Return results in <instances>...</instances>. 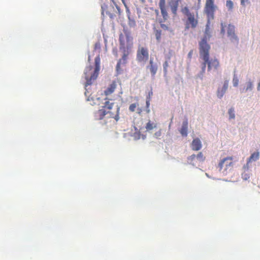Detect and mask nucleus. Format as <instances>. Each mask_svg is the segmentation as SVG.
<instances>
[{
    "label": "nucleus",
    "instance_id": "1",
    "mask_svg": "<svg viewBox=\"0 0 260 260\" xmlns=\"http://www.w3.org/2000/svg\"><path fill=\"white\" fill-rule=\"evenodd\" d=\"M209 36H205L199 42V53L200 58L203 60L202 63L201 74L203 75L206 70L207 66L208 71L216 70L219 67V62L216 57L210 58L209 51L210 46L207 43V38Z\"/></svg>",
    "mask_w": 260,
    "mask_h": 260
},
{
    "label": "nucleus",
    "instance_id": "2",
    "mask_svg": "<svg viewBox=\"0 0 260 260\" xmlns=\"http://www.w3.org/2000/svg\"><path fill=\"white\" fill-rule=\"evenodd\" d=\"M114 103L110 102L109 101H106L104 105L102 106V108L96 111L94 114V118L96 120H102L106 115L108 118L114 119L116 121H118L119 117L120 108L117 106L114 110H113Z\"/></svg>",
    "mask_w": 260,
    "mask_h": 260
},
{
    "label": "nucleus",
    "instance_id": "3",
    "mask_svg": "<svg viewBox=\"0 0 260 260\" xmlns=\"http://www.w3.org/2000/svg\"><path fill=\"white\" fill-rule=\"evenodd\" d=\"M95 68H93L92 66H90L87 67L84 72L85 78L86 81L85 86L86 87L87 86L92 84L93 81L97 78L100 69V62L101 59L100 55L99 54L95 58Z\"/></svg>",
    "mask_w": 260,
    "mask_h": 260
},
{
    "label": "nucleus",
    "instance_id": "4",
    "mask_svg": "<svg viewBox=\"0 0 260 260\" xmlns=\"http://www.w3.org/2000/svg\"><path fill=\"white\" fill-rule=\"evenodd\" d=\"M133 37L128 32L125 33V38L122 34H120L119 36L120 49L123 52L122 59L124 61L127 59L128 55L131 52L133 46Z\"/></svg>",
    "mask_w": 260,
    "mask_h": 260
},
{
    "label": "nucleus",
    "instance_id": "5",
    "mask_svg": "<svg viewBox=\"0 0 260 260\" xmlns=\"http://www.w3.org/2000/svg\"><path fill=\"white\" fill-rule=\"evenodd\" d=\"M216 8V6L214 4V0H206L204 12L206 14L208 18V22L205 29V34L207 36H208V32L209 31L210 21L214 19V12Z\"/></svg>",
    "mask_w": 260,
    "mask_h": 260
},
{
    "label": "nucleus",
    "instance_id": "6",
    "mask_svg": "<svg viewBox=\"0 0 260 260\" xmlns=\"http://www.w3.org/2000/svg\"><path fill=\"white\" fill-rule=\"evenodd\" d=\"M233 166V157L232 156H227L219 160L217 168L220 172L226 174L228 171L232 170Z\"/></svg>",
    "mask_w": 260,
    "mask_h": 260
},
{
    "label": "nucleus",
    "instance_id": "7",
    "mask_svg": "<svg viewBox=\"0 0 260 260\" xmlns=\"http://www.w3.org/2000/svg\"><path fill=\"white\" fill-rule=\"evenodd\" d=\"M149 50L146 47H139L137 52V60L139 62L145 63L149 59Z\"/></svg>",
    "mask_w": 260,
    "mask_h": 260
},
{
    "label": "nucleus",
    "instance_id": "8",
    "mask_svg": "<svg viewBox=\"0 0 260 260\" xmlns=\"http://www.w3.org/2000/svg\"><path fill=\"white\" fill-rule=\"evenodd\" d=\"M198 24V14L195 15L194 13L189 14L186 17L185 21V29H188L190 28H195Z\"/></svg>",
    "mask_w": 260,
    "mask_h": 260
},
{
    "label": "nucleus",
    "instance_id": "9",
    "mask_svg": "<svg viewBox=\"0 0 260 260\" xmlns=\"http://www.w3.org/2000/svg\"><path fill=\"white\" fill-rule=\"evenodd\" d=\"M227 34L231 41L236 44L238 43L239 39L235 34V27L234 25L229 24L228 27Z\"/></svg>",
    "mask_w": 260,
    "mask_h": 260
},
{
    "label": "nucleus",
    "instance_id": "10",
    "mask_svg": "<svg viewBox=\"0 0 260 260\" xmlns=\"http://www.w3.org/2000/svg\"><path fill=\"white\" fill-rule=\"evenodd\" d=\"M146 68L149 70L152 77L154 78L157 71L158 67L157 63L154 62L153 59L151 58L150 59L149 65L147 66Z\"/></svg>",
    "mask_w": 260,
    "mask_h": 260
},
{
    "label": "nucleus",
    "instance_id": "11",
    "mask_svg": "<svg viewBox=\"0 0 260 260\" xmlns=\"http://www.w3.org/2000/svg\"><path fill=\"white\" fill-rule=\"evenodd\" d=\"M159 7L163 18L166 20L168 18V13L166 8V1L159 0Z\"/></svg>",
    "mask_w": 260,
    "mask_h": 260
},
{
    "label": "nucleus",
    "instance_id": "12",
    "mask_svg": "<svg viewBox=\"0 0 260 260\" xmlns=\"http://www.w3.org/2000/svg\"><path fill=\"white\" fill-rule=\"evenodd\" d=\"M179 0L171 1L169 2V6L170 7L171 12L174 16L177 15V12L178 7V2Z\"/></svg>",
    "mask_w": 260,
    "mask_h": 260
},
{
    "label": "nucleus",
    "instance_id": "13",
    "mask_svg": "<svg viewBox=\"0 0 260 260\" xmlns=\"http://www.w3.org/2000/svg\"><path fill=\"white\" fill-rule=\"evenodd\" d=\"M191 148L193 150L198 151L202 148V143L199 138H196L193 140L191 143Z\"/></svg>",
    "mask_w": 260,
    "mask_h": 260
},
{
    "label": "nucleus",
    "instance_id": "14",
    "mask_svg": "<svg viewBox=\"0 0 260 260\" xmlns=\"http://www.w3.org/2000/svg\"><path fill=\"white\" fill-rule=\"evenodd\" d=\"M187 129H188V120L186 119L183 121L182 125L180 129V133L183 137H186L187 136Z\"/></svg>",
    "mask_w": 260,
    "mask_h": 260
},
{
    "label": "nucleus",
    "instance_id": "15",
    "mask_svg": "<svg viewBox=\"0 0 260 260\" xmlns=\"http://www.w3.org/2000/svg\"><path fill=\"white\" fill-rule=\"evenodd\" d=\"M116 87V84L115 82L111 84L109 87L104 91L105 94L106 95L112 94L115 90Z\"/></svg>",
    "mask_w": 260,
    "mask_h": 260
},
{
    "label": "nucleus",
    "instance_id": "16",
    "mask_svg": "<svg viewBox=\"0 0 260 260\" xmlns=\"http://www.w3.org/2000/svg\"><path fill=\"white\" fill-rule=\"evenodd\" d=\"M228 87V83L226 82H225L223 85L222 88L221 89H218V90L217 91V95L219 98L220 99L223 96V95L225 93L226 90H227Z\"/></svg>",
    "mask_w": 260,
    "mask_h": 260
},
{
    "label": "nucleus",
    "instance_id": "17",
    "mask_svg": "<svg viewBox=\"0 0 260 260\" xmlns=\"http://www.w3.org/2000/svg\"><path fill=\"white\" fill-rule=\"evenodd\" d=\"M259 158V153L258 151L254 152L252 153L250 156L247 159L248 163H250L252 161H255L258 160Z\"/></svg>",
    "mask_w": 260,
    "mask_h": 260
},
{
    "label": "nucleus",
    "instance_id": "18",
    "mask_svg": "<svg viewBox=\"0 0 260 260\" xmlns=\"http://www.w3.org/2000/svg\"><path fill=\"white\" fill-rule=\"evenodd\" d=\"M154 34L157 42H160L161 40V31L160 30L155 29Z\"/></svg>",
    "mask_w": 260,
    "mask_h": 260
},
{
    "label": "nucleus",
    "instance_id": "19",
    "mask_svg": "<svg viewBox=\"0 0 260 260\" xmlns=\"http://www.w3.org/2000/svg\"><path fill=\"white\" fill-rule=\"evenodd\" d=\"M156 127V124H154L153 123L151 122L150 121H149L146 125V128L147 131H150L152 130L153 128Z\"/></svg>",
    "mask_w": 260,
    "mask_h": 260
},
{
    "label": "nucleus",
    "instance_id": "20",
    "mask_svg": "<svg viewBox=\"0 0 260 260\" xmlns=\"http://www.w3.org/2000/svg\"><path fill=\"white\" fill-rule=\"evenodd\" d=\"M226 6L229 11H232L233 9V2L231 0H228L226 2Z\"/></svg>",
    "mask_w": 260,
    "mask_h": 260
},
{
    "label": "nucleus",
    "instance_id": "21",
    "mask_svg": "<svg viewBox=\"0 0 260 260\" xmlns=\"http://www.w3.org/2000/svg\"><path fill=\"white\" fill-rule=\"evenodd\" d=\"M182 12L184 14L186 17L188 16L189 14H191L192 13H191L189 11V9L187 7H185L183 8L181 10Z\"/></svg>",
    "mask_w": 260,
    "mask_h": 260
},
{
    "label": "nucleus",
    "instance_id": "22",
    "mask_svg": "<svg viewBox=\"0 0 260 260\" xmlns=\"http://www.w3.org/2000/svg\"><path fill=\"white\" fill-rule=\"evenodd\" d=\"M196 157L200 161H203L205 159V157L204 156L202 152H199L197 155Z\"/></svg>",
    "mask_w": 260,
    "mask_h": 260
},
{
    "label": "nucleus",
    "instance_id": "23",
    "mask_svg": "<svg viewBox=\"0 0 260 260\" xmlns=\"http://www.w3.org/2000/svg\"><path fill=\"white\" fill-rule=\"evenodd\" d=\"M229 114L230 116V119H234L235 117V115L234 113V109L233 108H231L229 110Z\"/></svg>",
    "mask_w": 260,
    "mask_h": 260
},
{
    "label": "nucleus",
    "instance_id": "24",
    "mask_svg": "<svg viewBox=\"0 0 260 260\" xmlns=\"http://www.w3.org/2000/svg\"><path fill=\"white\" fill-rule=\"evenodd\" d=\"M250 177V174L249 173H246L244 172L242 174V178L244 180H248Z\"/></svg>",
    "mask_w": 260,
    "mask_h": 260
},
{
    "label": "nucleus",
    "instance_id": "25",
    "mask_svg": "<svg viewBox=\"0 0 260 260\" xmlns=\"http://www.w3.org/2000/svg\"><path fill=\"white\" fill-rule=\"evenodd\" d=\"M138 106V104L134 103L130 105L129 107V110L131 112H134L136 110V107Z\"/></svg>",
    "mask_w": 260,
    "mask_h": 260
},
{
    "label": "nucleus",
    "instance_id": "26",
    "mask_svg": "<svg viewBox=\"0 0 260 260\" xmlns=\"http://www.w3.org/2000/svg\"><path fill=\"white\" fill-rule=\"evenodd\" d=\"M94 51L98 50L99 52H100V50H101V44H100V43L99 42H98L96 43H95L94 47Z\"/></svg>",
    "mask_w": 260,
    "mask_h": 260
},
{
    "label": "nucleus",
    "instance_id": "27",
    "mask_svg": "<svg viewBox=\"0 0 260 260\" xmlns=\"http://www.w3.org/2000/svg\"><path fill=\"white\" fill-rule=\"evenodd\" d=\"M150 101V97L147 98V100H146V109H146V112H147V113H149V112H150V109H149Z\"/></svg>",
    "mask_w": 260,
    "mask_h": 260
},
{
    "label": "nucleus",
    "instance_id": "28",
    "mask_svg": "<svg viewBox=\"0 0 260 260\" xmlns=\"http://www.w3.org/2000/svg\"><path fill=\"white\" fill-rule=\"evenodd\" d=\"M169 67V63L168 61H166L163 64V68L165 74L167 73V69Z\"/></svg>",
    "mask_w": 260,
    "mask_h": 260
},
{
    "label": "nucleus",
    "instance_id": "29",
    "mask_svg": "<svg viewBox=\"0 0 260 260\" xmlns=\"http://www.w3.org/2000/svg\"><path fill=\"white\" fill-rule=\"evenodd\" d=\"M252 83L251 82H248L247 84V87L245 89V91H247L248 90H251L252 88Z\"/></svg>",
    "mask_w": 260,
    "mask_h": 260
},
{
    "label": "nucleus",
    "instance_id": "30",
    "mask_svg": "<svg viewBox=\"0 0 260 260\" xmlns=\"http://www.w3.org/2000/svg\"><path fill=\"white\" fill-rule=\"evenodd\" d=\"M249 163H248V160H247V162H246V165H244V166L243 167L245 172H246L249 170Z\"/></svg>",
    "mask_w": 260,
    "mask_h": 260
},
{
    "label": "nucleus",
    "instance_id": "31",
    "mask_svg": "<svg viewBox=\"0 0 260 260\" xmlns=\"http://www.w3.org/2000/svg\"><path fill=\"white\" fill-rule=\"evenodd\" d=\"M221 33L224 34L225 33V30H224V27H225V25H224V24L223 23H221Z\"/></svg>",
    "mask_w": 260,
    "mask_h": 260
},
{
    "label": "nucleus",
    "instance_id": "32",
    "mask_svg": "<svg viewBox=\"0 0 260 260\" xmlns=\"http://www.w3.org/2000/svg\"><path fill=\"white\" fill-rule=\"evenodd\" d=\"M128 18L129 20V24L130 25H135V21L133 19H131L130 18V16L129 15H128Z\"/></svg>",
    "mask_w": 260,
    "mask_h": 260
},
{
    "label": "nucleus",
    "instance_id": "33",
    "mask_svg": "<svg viewBox=\"0 0 260 260\" xmlns=\"http://www.w3.org/2000/svg\"><path fill=\"white\" fill-rule=\"evenodd\" d=\"M160 27L164 30H168L169 28L168 26L165 24H160Z\"/></svg>",
    "mask_w": 260,
    "mask_h": 260
},
{
    "label": "nucleus",
    "instance_id": "34",
    "mask_svg": "<svg viewBox=\"0 0 260 260\" xmlns=\"http://www.w3.org/2000/svg\"><path fill=\"white\" fill-rule=\"evenodd\" d=\"M192 54H193V50H191L189 52V53H188V55H187L188 58L189 59H191Z\"/></svg>",
    "mask_w": 260,
    "mask_h": 260
},
{
    "label": "nucleus",
    "instance_id": "35",
    "mask_svg": "<svg viewBox=\"0 0 260 260\" xmlns=\"http://www.w3.org/2000/svg\"><path fill=\"white\" fill-rule=\"evenodd\" d=\"M106 14L108 15L111 18H112L114 15L113 13H110L109 11H106Z\"/></svg>",
    "mask_w": 260,
    "mask_h": 260
},
{
    "label": "nucleus",
    "instance_id": "36",
    "mask_svg": "<svg viewBox=\"0 0 260 260\" xmlns=\"http://www.w3.org/2000/svg\"><path fill=\"white\" fill-rule=\"evenodd\" d=\"M122 3L124 4V6L127 8V10H126V12L127 13H129V10L128 9L127 7V6H126V2H125V0H121Z\"/></svg>",
    "mask_w": 260,
    "mask_h": 260
},
{
    "label": "nucleus",
    "instance_id": "37",
    "mask_svg": "<svg viewBox=\"0 0 260 260\" xmlns=\"http://www.w3.org/2000/svg\"><path fill=\"white\" fill-rule=\"evenodd\" d=\"M196 157V155L195 154H192L188 158V159L192 161Z\"/></svg>",
    "mask_w": 260,
    "mask_h": 260
},
{
    "label": "nucleus",
    "instance_id": "38",
    "mask_svg": "<svg viewBox=\"0 0 260 260\" xmlns=\"http://www.w3.org/2000/svg\"><path fill=\"white\" fill-rule=\"evenodd\" d=\"M238 84V80L237 79H234V86H237Z\"/></svg>",
    "mask_w": 260,
    "mask_h": 260
},
{
    "label": "nucleus",
    "instance_id": "39",
    "mask_svg": "<svg viewBox=\"0 0 260 260\" xmlns=\"http://www.w3.org/2000/svg\"><path fill=\"white\" fill-rule=\"evenodd\" d=\"M248 0H241V4L242 5L244 6L245 2H247Z\"/></svg>",
    "mask_w": 260,
    "mask_h": 260
},
{
    "label": "nucleus",
    "instance_id": "40",
    "mask_svg": "<svg viewBox=\"0 0 260 260\" xmlns=\"http://www.w3.org/2000/svg\"><path fill=\"white\" fill-rule=\"evenodd\" d=\"M115 6H116V8H117V9L118 11V13H119V14H120V8H119V6H118L117 5V4H115Z\"/></svg>",
    "mask_w": 260,
    "mask_h": 260
},
{
    "label": "nucleus",
    "instance_id": "41",
    "mask_svg": "<svg viewBox=\"0 0 260 260\" xmlns=\"http://www.w3.org/2000/svg\"><path fill=\"white\" fill-rule=\"evenodd\" d=\"M107 9H114V7L112 6H110L109 7H108L107 6H105Z\"/></svg>",
    "mask_w": 260,
    "mask_h": 260
},
{
    "label": "nucleus",
    "instance_id": "42",
    "mask_svg": "<svg viewBox=\"0 0 260 260\" xmlns=\"http://www.w3.org/2000/svg\"><path fill=\"white\" fill-rule=\"evenodd\" d=\"M102 14H103V15H104V12H105V7H103H103H102Z\"/></svg>",
    "mask_w": 260,
    "mask_h": 260
},
{
    "label": "nucleus",
    "instance_id": "43",
    "mask_svg": "<svg viewBox=\"0 0 260 260\" xmlns=\"http://www.w3.org/2000/svg\"><path fill=\"white\" fill-rule=\"evenodd\" d=\"M120 61H119L117 63V66H116V68H117V69H118V68H119V67H120Z\"/></svg>",
    "mask_w": 260,
    "mask_h": 260
},
{
    "label": "nucleus",
    "instance_id": "44",
    "mask_svg": "<svg viewBox=\"0 0 260 260\" xmlns=\"http://www.w3.org/2000/svg\"><path fill=\"white\" fill-rule=\"evenodd\" d=\"M138 110H139L138 113H139V114H140V113H141V112H142V109H138Z\"/></svg>",
    "mask_w": 260,
    "mask_h": 260
},
{
    "label": "nucleus",
    "instance_id": "45",
    "mask_svg": "<svg viewBox=\"0 0 260 260\" xmlns=\"http://www.w3.org/2000/svg\"><path fill=\"white\" fill-rule=\"evenodd\" d=\"M90 60V56L89 55V56H88V60L89 61Z\"/></svg>",
    "mask_w": 260,
    "mask_h": 260
}]
</instances>
